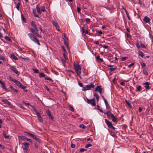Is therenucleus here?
<instances>
[{
	"label": "nucleus",
	"instance_id": "nucleus-44",
	"mask_svg": "<svg viewBox=\"0 0 153 153\" xmlns=\"http://www.w3.org/2000/svg\"><path fill=\"white\" fill-rule=\"evenodd\" d=\"M35 140L39 143H41V140L38 137H37L36 138V139Z\"/></svg>",
	"mask_w": 153,
	"mask_h": 153
},
{
	"label": "nucleus",
	"instance_id": "nucleus-9",
	"mask_svg": "<svg viewBox=\"0 0 153 153\" xmlns=\"http://www.w3.org/2000/svg\"><path fill=\"white\" fill-rule=\"evenodd\" d=\"M46 113L47 115L48 116L49 118L51 119L52 120H53L54 119L53 117L51 115V113L49 110H47Z\"/></svg>",
	"mask_w": 153,
	"mask_h": 153
},
{
	"label": "nucleus",
	"instance_id": "nucleus-23",
	"mask_svg": "<svg viewBox=\"0 0 153 153\" xmlns=\"http://www.w3.org/2000/svg\"><path fill=\"white\" fill-rule=\"evenodd\" d=\"M4 39L8 41L9 42H12V40L8 36H6L4 37Z\"/></svg>",
	"mask_w": 153,
	"mask_h": 153
},
{
	"label": "nucleus",
	"instance_id": "nucleus-7",
	"mask_svg": "<svg viewBox=\"0 0 153 153\" xmlns=\"http://www.w3.org/2000/svg\"><path fill=\"white\" fill-rule=\"evenodd\" d=\"M10 68L11 71L14 72L16 74L18 75H19L20 73L16 68H14L13 66L11 67Z\"/></svg>",
	"mask_w": 153,
	"mask_h": 153
},
{
	"label": "nucleus",
	"instance_id": "nucleus-16",
	"mask_svg": "<svg viewBox=\"0 0 153 153\" xmlns=\"http://www.w3.org/2000/svg\"><path fill=\"white\" fill-rule=\"evenodd\" d=\"M64 42V44L66 46H68V39L65 38V36H64V38H63Z\"/></svg>",
	"mask_w": 153,
	"mask_h": 153
},
{
	"label": "nucleus",
	"instance_id": "nucleus-22",
	"mask_svg": "<svg viewBox=\"0 0 153 153\" xmlns=\"http://www.w3.org/2000/svg\"><path fill=\"white\" fill-rule=\"evenodd\" d=\"M28 36H29L30 39L31 40L35 36L31 33H29L28 34Z\"/></svg>",
	"mask_w": 153,
	"mask_h": 153
},
{
	"label": "nucleus",
	"instance_id": "nucleus-52",
	"mask_svg": "<svg viewBox=\"0 0 153 153\" xmlns=\"http://www.w3.org/2000/svg\"><path fill=\"white\" fill-rule=\"evenodd\" d=\"M143 73L146 75H148V72L146 70H143Z\"/></svg>",
	"mask_w": 153,
	"mask_h": 153
},
{
	"label": "nucleus",
	"instance_id": "nucleus-60",
	"mask_svg": "<svg viewBox=\"0 0 153 153\" xmlns=\"http://www.w3.org/2000/svg\"><path fill=\"white\" fill-rule=\"evenodd\" d=\"M134 65V63H132L130 64H129L128 65V67H131L133 66Z\"/></svg>",
	"mask_w": 153,
	"mask_h": 153
},
{
	"label": "nucleus",
	"instance_id": "nucleus-45",
	"mask_svg": "<svg viewBox=\"0 0 153 153\" xmlns=\"http://www.w3.org/2000/svg\"><path fill=\"white\" fill-rule=\"evenodd\" d=\"M0 60H2L3 61H4L5 60V59L4 56H0Z\"/></svg>",
	"mask_w": 153,
	"mask_h": 153
},
{
	"label": "nucleus",
	"instance_id": "nucleus-34",
	"mask_svg": "<svg viewBox=\"0 0 153 153\" xmlns=\"http://www.w3.org/2000/svg\"><path fill=\"white\" fill-rule=\"evenodd\" d=\"M38 119L39 121L41 123L43 122V119L41 116L38 117Z\"/></svg>",
	"mask_w": 153,
	"mask_h": 153
},
{
	"label": "nucleus",
	"instance_id": "nucleus-12",
	"mask_svg": "<svg viewBox=\"0 0 153 153\" xmlns=\"http://www.w3.org/2000/svg\"><path fill=\"white\" fill-rule=\"evenodd\" d=\"M105 123L107 125L108 127L109 128L111 127L112 126V124L110 122H109L107 120L105 119Z\"/></svg>",
	"mask_w": 153,
	"mask_h": 153
},
{
	"label": "nucleus",
	"instance_id": "nucleus-35",
	"mask_svg": "<svg viewBox=\"0 0 153 153\" xmlns=\"http://www.w3.org/2000/svg\"><path fill=\"white\" fill-rule=\"evenodd\" d=\"M21 17L24 22H26V20L24 17L22 15H21Z\"/></svg>",
	"mask_w": 153,
	"mask_h": 153
},
{
	"label": "nucleus",
	"instance_id": "nucleus-39",
	"mask_svg": "<svg viewBox=\"0 0 153 153\" xmlns=\"http://www.w3.org/2000/svg\"><path fill=\"white\" fill-rule=\"evenodd\" d=\"M25 133L27 134V135L30 136L31 137H32L34 134H31L29 132H26Z\"/></svg>",
	"mask_w": 153,
	"mask_h": 153
},
{
	"label": "nucleus",
	"instance_id": "nucleus-14",
	"mask_svg": "<svg viewBox=\"0 0 153 153\" xmlns=\"http://www.w3.org/2000/svg\"><path fill=\"white\" fill-rule=\"evenodd\" d=\"M111 120L113 122H115L117 121V118L115 117L113 114H111Z\"/></svg>",
	"mask_w": 153,
	"mask_h": 153
},
{
	"label": "nucleus",
	"instance_id": "nucleus-1",
	"mask_svg": "<svg viewBox=\"0 0 153 153\" xmlns=\"http://www.w3.org/2000/svg\"><path fill=\"white\" fill-rule=\"evenodd\" d=\"M31 24L32 26H33L34 28H30V30L31 32L33 34H35V36H37L40 38H42V36L37 33V32L38 31V29L37 27L36 24L33 21L31 22Z\"/></svg>",
	"mask_w": 153,
	"mask_h": 153
},
{
	"label": "nucleus",
	"instance_id": "nucleus-32",
	"mask_svg": "<svg viewBox=\"0 0 153 153\" xmlns=\"http://www.w3.org/2000/svg\"><path fill=\"white\" fill-rule=\"evenodd\" d=\"M39 76L41 77H45V75L43 73H40L39 74Z\"/></svg>",
	"mask_w": 153,
	"mask_h": 153
},
{
	"label": "nucleus",
	"instance_id": "nucleus-25",
	"mask_svg": "<svg viewBox=\"0 0 153 153\" xmlns=\"http://www.w3.org/2000/svg\"><path fill=\"white\" fill-rule=\"evenodd\" d=\"M124 10L125 11V12L127 16L128 17V19L129 20H131V18L129 16V15L128 14V12H127V11L126 9H124Z\"/></svg>",
	"mask_w": 153,
	"mask_h": 153
},
{
	"label": "nucleus",
	"instance_id": "nucleus-2",
	"mask_svg": "<svg viewBox=\"0 0 153 153\" xmlns=\"http://www.w3.org/2000/svg\"><path fill=\"white\" fill-rule=\"evenodd\" d=\"M74 66L76 73L78 76L81 74V68L80 65L77 62H74Z\"/></svg>",
	"mask_w": 153,
	"mask_h": 153
},
{
	"label": "nucleus",
	"instance_id": "nucleus-54",
	"mask_svg": "<svg viewBox=\"0 0 153 153\" xmlns=\"http://www.w3.org/2000/svg\"><path fill=\"white\" fill-rule=\"evenodd\" d=\"M23 103L26 105H31L29 102L26 103L24 101H23Z\"/></svg>",
	"mask_w": 153,
	"mask_h": 153
},
{
	"label": "nucleus",
	"instance_id": "nucleus-19",
	"mask_svg": "<svg viewBox=\"0 0 153 153\" xmlns=\"http://www.w3.org/2000/svg\"><path fill=\"white\" fill-rule=\"evenodd\" d=\"M103 99L104 100V102L105 103V105L106 106V108L108 107L109 106L108 104V102L105 99V98L103 97Z\"/></svg>",
	"mask_w": 153,
	"mask_h": 153
},
{
	"label": "nucleus",
	"instance_id": "nucleus-30",
	"mask_svg": "<svg viewBox=\"0 0 153 153\" xmlns=\"http://www.w3.org/2000/svg\"><path fill=\"white\" fill-rule=\"evenodd\" d=\"M141 65L144 68L146 66V65L145 63L143 62H140Z\"/></svg>",
	"mask_w": 153,
	"mask_h": 153
},
{
	"label": "nucleus",
	"instance_id": "nucleus-26",
	"mask_svg": "<svg viewBox=\"0 0 153 153\" xmlns=\"http://www.w3.org/2000/svg\"><path fill=\"white\" fill-rule=\"evenodd\" d=\"M1 84L2 86V88L3 89H5L6 90H7V88H6L5 85H4V82H2L1 83Z\"/></svg>",
	"mask_w": 153,
	"mask_h": 153
},
{
	"label": "nucleus",
	"instance_id": "nucleus-43",
	"mask_svg": "<svg viewBox=\"0 0 153 153\" xmlns=\"http://www.w3.org/2000/svg\"><path fill=\"white\" fill-rule=\"evenodd\" d=\"M36 113V114L37 115L38 117L41 116L40 114L38 112L37 110L36 111H35Z\"/></svg>",
	"mask_w": 153,
	"mask_h": 153
},
{
	"label": "nucleus",
	"instance_id": "nucleus-8",
	"mask_svg": "<svg viewBox=\"0 0 153 153\" xmlns=\"http://www.w3.org/2000/svg\"><path fill=\"white\" fill-rule=\"evenodd\" d=\"M101 86H97L95 89V91H98L100 94L102 93V88Z\"/></svg>",
	"mask_w": 153,
	"mask_h": 153
},
{
	"label": "nucleus",
	"instance_id": "nucleus-57",
	"mask_svg": "<svg viewBox=\"0 0 153 153\" xmlns=\"http://www.w3.org/2000/svg\"><path fill=\"white\" fill-rule=\"evenodd\" d=\"M140 45L142 48H146V46L144 45L141 43L140 44Z\"/></svg>",
	"mask_w": 153,
	"mask_h": 153
},
{
	"label": "nucleus",
	"instance_id": "nucleus-42",
	"mask_svg": "<svg viewBox=\"0 0 153 153\" xmlns=\"http://www.w3.org/2000/svg\"><path fill=\"white\" fill-rule=\"evenodd\" d=\"M33 15L34 16L36 17H39V16H38V15L35 12V10L34 12V10H33Z\"/></svg>",
	"mask_w": 153,
	"mask_h": 153
},
{
	"label": "nucleus",
	"instance_id": "nucleus-40",
	"mask_svg": "<svg viewBox=\"0 0 153 153\" xmlns=\"http://www.w3.org/2000/svg\"><path fill=\"white\" fill-rule=\"evenodd\" d=\"M28 148L25 147V148L23 149L24 152L25 153L27 152V151Z\"/></svg>",
	"mask_w": 153,
	"mask_h": 153
},
{
	"label": "nucleus",
	"instance_id": "nucleus-63",
	"mask_svg": "<svg viewBox=\"0 0 153 153\" xmlns=\"http://www.w3.org/2000/svg\"><path fill=\"white\" fill-rule=\"evenodd\" d=\"M77 10L78 13H79L81 10L80 8L79 7H77Z\"/></svg>",
	"mask_w": 153,
	"mask_h": 153
},
{
	"label": "nucleus",
	"instance_id": "nucleus-27",
	"mask_svg": "<svg viewBox=\"0 0 153 153\" xmlns=\"http://www.w3.org/2000/svg\"><path fill=\"white\" fill-rule=\"evenodd\" d=\"M22 144H23L24 145L25 147L28 148V146L29 145V144L28 143H27V142L23 143H22Z\"/></svg>",
	"mask_w": 153,
	"mask_h": 153
},
{
	"label": "nucleus",
	"instance_id": "nucleus-53",
	"mask_svg": "<svg viewBox=\"0 0 153 153\" xmlns=\"http://www.w3.org/2000/svg\"><path fill=\"white\" fill-rule=\"evenodd\" d=\"M30 106L32 107L33 109L34 110V111H36L37 110L34 106L32 105H30Z\"/></svg>",
	"mask_w": 153,
	"mask_h": 153
},
{
	"label": "nucleus",
	"instance_id": "nucleus-13",
	"mask_svg": "<svg viewBox=\"0 0 153 153\" xmlns=\"http://www.w3.org/2000/svg\"><path fill=\"white\" fill-rule=\"evenodd\" d=\"M31 40L35 43H36L38 45H40V43H39V40L36 39V38L35 36L33 37Z\"/></svg>",
	"mask_w": 153,
	"mask_h": 153
},
{
	"label": "nucleus",
	"instance_id": "nucleus-15",
	"mask_svg": "<svg viewBox=\"0 0 153 153\" xmlns=\"http://www.w3.org/2000/svg\"><path fill=\"white\" fill-rule=\"evenodd\" d=\"M143 85H145V87L147 89H149V82H145Z\"/></svg>",
	"mask_w": 153,
	"mask_h": 153
},
{
	"label": "nucleus",
	"instance_id": "nucleus-11",
	"mask_svg": "<svg viewBox=\"0 0 153 153\" xmlns=\"http://www.w3.org/2000/svg\"><path fill=\"white\" fill-rule=\"evenodd\" d=\"M143 20L145 23H148L150 21V19L146 16L144 17Z\"/></svg>",
	"mask_w": 153,
	"mask_h": 153
},
{
	"label": "nucleus",
	"instance_id": "nucleus-49",
	"mask_svg": "<svg viewBox=\"0 0 153 153\" xmlns=\"http://www.w3.org/2000/svg\"><path fill=\"white\" fill-rule=\"evenodd\" d=\"M62 64L64 65V66H65V64H66V62H65V60L63 59H62Z\"/></svg>",
	"mask_w": 153,
	"mask_h": 153
},
{
	"label": "nucleus",
	"instance_id": "nucleus-59",
	"mask_svg": "<svg viewBox=\"0 0 153 153\" xmlns=\"http://www.w3.org/2000/svg\"><path fill=\"white\" fill-rule=\"evenodd\" d=\"M86 151V149H83V148H82V149H81L80 150V152H84V151Z\"/></svg>",
	"mask_w": 153,
	"mask_h": 153
},
{
	"label": "nucleus",
	"instance_id": "nucleus-6",
	"mask_svg": "<svg viewBox=\"0 0 153 153\" xmlns=\"http://www.w3.org/2000/svg\"><path fill=\"white\" fill-rule=\"evenodd\" d=\"M20 137L22 140H24V141H28L31 143H32V140L28 138L25 136H20Z\"/></svg>",
	"mask_w": 153,
	"mask_h": 153
},
{
	"label": "nucleus",
	"instance_id": "nucleus-29",
	"mask_svg": "<svg viewBox=\"0 0 153 153\" xmlns=\"http://www.w3.org/2000/svg\"><path fill=\"white\" fill-rule=\"evenodd\" d=\"M136 46L137 48L139 49H140V46L139 44V43L138 42H137L136 43Z\"/></svg>",
	"mask_w": 153,
	"mask_h": 153
},
{
	"label": "nucleus",
	"instance_id": "nucleus-38",
	"mask_svg": "<svg viewBox=\"0 0 153 153\" xmlns=\"http://www.w3.org/2000/svg\"><path fill=\"white\" fill-rule=\"evenodd\" d=\"M141 86L140 85L138 86L137 88V91H141Z\"/></svg>",
	"mask_w": 153,
	"mask_h": 153
},
{
	"label": "nucleus",
	"instance_id": "nucleus-28",
	"mask_svg": "<svg viewBox=\"0 0 153 153\" xmlns=\"http://www.w3.org/2000/svg\"><path fill=\"white\" fill-rule=\"evenodd\" d=\"M139 55L141 57L143 58L144 54L143 53L140 51H139Z\"/></svg>",
	"mask_w": 153,
	"mask_h": 153
},
{
	"label": "nucleus",
	"instance_id": "nucleus-24",
	"mask_svg": "<svg viewBox=\"0 0 153 153\" xmlns=\"http://www.w3.org/2000/svg\"><path fill=\"white\" fill-rule=\"evenodd\" d=\"M10 88H11V90H14L17 93L18 92V91L17 89H15L14 88H13L12 85H10Z\"/></svg>",
	"mask_w": 153,
	"mask_h": 153
},
{
	"label": "nucleus",
	"instance_id": "nucleus-47",
	"mask_svg": "<svg viewBox=\"0 0 153 153\" xmlns=\"http://www.w3.org/2000/svg\"><path fill=\"white\" fill-rule=\"evenodd\" d=\"M128 57H122L121 58V60L123 61H125L127 59Z\"/></svg>",
	"mask_w": 153,
	"mask_h": 153
},
{
	"label": "nucleus",
	"instance_id": "nucleus-62",
	"mask_svg": "<svg viewBox=\"0 0 153 153\" xmlns=\"http://www.w3.org/2000/svg\"><path fill=\"white\" fill-rule=\"evenodd\" d=\"M143 110L142 108L141 107H139V111L140 112H141Z\"/></svg>",
	"mask_w": 153,
	"mask_h": 153
},
{
	"label": "nucleus",
	"instance_id": "nucleus-33",
	"mask_svg": "<svg viewBox=\"0 0 153 153\" xmlns=\"http://www.w3.org/2000/svg\"><path fill=\"white\" fill-rule=\"evenodd\" d=\"M3 135L4 137L6 139L8 138L9 137L8 136H7L6 134L5 133V132L4 131H3Z\"/></svg>",
	"mask_w": 153,
	"mask_h": 153
},
{
	"label": "nucleus",
	"instance_id": "nucleus-18",
	"mask_svg": "<svg viewBox=\"0 0 153 153\" xmlns=\"http://www.w3.org/2000/svg\"><path fill=\"white\" fill-rule=\"evenodd\" d=\"M36 9L37 10V12L41 14V12L40 10V8L38 5H36Z\"/></svg>",
	"mask_w": 153,
	"mask_h": 153
},
{
	"label": "nucleus",
	"instance_id": "nucleus-4",
	"mask_svg": "<svg viewBox=\"0 0 153 153\" xmlns=\"http://www.w3.org/2000/svg\"><path fill=\"white\" fill-rule=\"evenodd\" d=\"M87 102L88 104H91L93 106H95L96 105L94 98H93L91 100L87 98Z\"/></svg>",
	"mask_w": 153,
	"mask_h": 153
},
{
	"label": "nucleus",
	"instance_id": "nucleus-64",
	"mask_svg": "<svg viewBox=\"0 0 153 153\" xmlns=\"http://www.w3.org/2000/svg\"><path fill=\"white\" fill-rule=\"evenodd\" d=\"M32 137H33V139H36V138L37 137L36 135L33 134Z\"/></svg>",
	"mask_w": 153,
	"mask_h": 153
},
{
	"label": "nucleus",
	"instance_id": "nucleus-31",
	"mask_svg": "<svg viewBox=\"0 0 153 153\" xmlns=\"http://www.w3.org/2000/svg\"><path fill=\"white\" fill-rule=\"evenodd\" d=\"M11 57L15 60L17 59L18 58L14 55H11Z\"/></svg>",
	"mask_w": 153,
	"mask_h": 153
},
{
	"label": "nucleus",
	"instance_id": "nucleus-3",
	"mask_svg": "<svg viewBox=\"0 0 153 153\" xmlns=\"http://www.w3.org/2000/svg\"><path fill=\"white\" fill-rule=\"evenodd\" d=\"M95 86L94 84L91 83L87 85L85 87H83L82 88V91H85L90 89L91 88H94Z\"/></svg>",
	"mask_w": 153,
	"mask_h": 153
},
{
	"label": "nucleus",
	"instance_id": "nucleus-5",
	"mask_svg": "<svg viewBox=\"0 0 153 153\" xmlns=\"http://www.w3.org/2000/svg\"><path fill=\"white\" fill-rule=\"evenodd\" d=\"M11 80L14 82L19 87L22 85V83L20 82L13 78H11Z\"/></svg>",
	"mask_w": 153,
	"mask_h": 153
},
{
	"label": "nucleus",
	"instance_id": "nucleus-17",
	"mask_svg": "<svg viewBox=\"0 0 153 153\" xmlns=\"http://www.w3.org/2000/svg\"><path fill=\"white\" fill-rule=\"evenodd\" d=\"M125 102L127 104V105L131 108H132V106H131V102H130L129 101L125 100Z\"/></svg>",
	"mask_w": 153,
	"mask_h": 153
},
{
	"label": "nucleus",
	"instance_id": "nucleus-46",
	"mask_svg": "<svg viewBox=\"0 0 153 153\" xmlns=\"http://www.w3.org/2000/svg\"><path fill=\"white\" fill-rule=\"evenodd\" d=\"M33 71L35 73H38L39 72V70L36 69H33Z\"/></svg>",
	"mask_w": 153,
	"mask_h": 153
},
{
	"label": "nucleus",
	"instance_id": "nucleus-20",
	"mask_svg": "<svg viewBox=\"0 0 153 153\" xmlns=\"http://www.w3.org/2000/svg\"><path fill=\"white\" fill-rule=\"evenodd\" d=\"M3 101L4 103L7 104L8 105H10V103L6 99H4L3 100Z\"/></svg>",
	"mask_w": 153,
	"mask_h": 153
},
{
	"label": "nucleus",
	"instance_id": "nucleus-55",
	"mask_svg": "<svg viewBox=\"0 0 153 153\" xmlns=\"http://www.w3.org/2000/svg\"><path fill=\"white\" fill-rule=\"evenodd\" d=\"M70 110L72 111V112H73L74 111V108H73V107H72L71 106H70Z\"/></svg>",
	"mask_w": 153,
	"mask_h": 153
},
{
	"label": "nucleus",
	"instance_id": "nucleus-61",
	"mask_svg": "<svg viewBox=\"0 0 153 153\" xmlns=\"http://www.w3.org/2000/svg\"><path fill=\"white\" fill-rule=\"evenodd\" d=\"M71 147L73 148H74L75 147V146L74 144L72 143L71 145Z\"/></svg>",
	"mask_w": 153,
	"mask_h": 153
},
{
	"label": "nucleus",
	"instance_id": "nucleus-21",
	"mask_svg": "<svg viewBox=\"0 0 153 153\" xmlns=\"http://www.w3.org/2000/svg\"><path fill=\"white\" fill-rule=\"evenodd\" d=\"M105 114H106L107 116L109 117H111V115L112 114H113L110 111H108L107 112H106Z\"/></svg>",
	"mask_w": 153,
	"mask_h": 153
},
{
	"label": "nucleus",
	"instance_id": "nucleus-37",
	"mask_svg": "<svg viewBox=\"0 0 153 153\" xmlns=\"http://www.w3.org/2000/svg\"><path fill=\"white\" fill-rule=\"evenodd\" d=\"M79 127L82 129H84L85 128V126L83 124H81L79 125Z\"/></svg>",
	"mask_w": 153,
	"mask_h": 153
},
{
	"label": "nucleus",
	"instance_id": "nucleus-36",
	"mask_svg": "<svg viewBox=\"0 0 153 153\" xmlns=\"http://www.w3.org/2000/svg\"><path fill=\"white\" fill-rule=\"evenodd\" d=\"M92 146V145L91 144H87L86 145H85V148H87L91 146Z\"/></svg>",
	"mask_w": 153,
	"mask_h": 153
},
{
	"label": "nucleus",
	"instance_id": "nucleus-10",
	"mask_svg": "<svg viewBox=\"0 0 153 153\" xmlns=\"http://www.w3.org/2000/svg\"><path fill=\"white\" fill-rule=\"evenodd\" d=\"M52 23L53 25L55 26L56 29L58 31L59 30V29L58 23L55 21H52Z\"/></svg>",
	"mask_w": 153,
	"mask_h": 153
},
{
	"label": "nucleus",
	"instance_id": "nucleus-41",
	"mask_svg": "<svg viewBox=\"0 0 153 153\" xmlns=\"http://www.w3.org/2000/svg\"><path fill=\"white\" fill-rule=\"evenodd\" d=\"M117 68L116 67H114L113 68H110V71L112 72L115 70V69Z\"/></svg>",
	"mask_w": 153,
	"mask_h": 153
},
{
	"label": "nucleus",
	"instance_id": "nucleus-50",
	"mask_svg": "<svg viewBox=\"0 0 153 153\" xmlns=\"http://www.w3.org/2000/svg\"><path fill=\"white\" fill-rule=\"evenodd\" d=\"M63 56L65 60H68V59L67 57L66 54L65 53L63 54Z\"/></svg>",
	"mask_w": 153,
	"mask_h": 153
},
{
	"label": "nucleus",
	"instance_id": "nucleus-56",
	"mask_svg": "<svg viewBox=\"0 0 153 153\" xmlns=\"http://www.w3.org/2000/svg\"><path fill=\"white\" fill-rule=\"evenodd\" d=\"M125 34H126V36L128 38H129V37H131V35L127 33H126Z\"/></svg>",
	"mask_w": 153,
	"mask_h": 153
},
{
	"label": "nucleus",
	"instance_id": "nucleus-48",
	"mask_svg": "<svg viewBox=\"0 0 153 153\" xmlns=\"http://www.w3.org/2000/svg\"><path fill=\"white\" fill-rule=\"evenodd\" d=\"M45 80H50L51 81H52V79H51L49 78V77H48L47 76H45Z\"/></svg>",
	"mask_w": 153,
	"mask_h": 153
},
{
	"label": "nucleus",
	"instance_id": "nucleus-51",
	"mask_svg": "<svg viewBox=\"0 0 153 153\" xmlns=\"http://www.w3.org/2000/svg\"><path fill=\"white\" fill-rule=\"evenodd\" d=\"M41 11H42L43 12H45V7L44 6L42 7L41 8Z\"/></svg>",
	"mask_w": 153,
	"mask_h": 153
},
{
	"label": "nucleus",
	"instance_id": "nucleus-58",
	"mask_svg": "<svg viewBox=\"0 0 153 153\" xmlns=\"http://www.w3.org/2000/svg\"><path fill=\"white\" fill-rule=\"evenodd\" d=\"M19 87L22 89H24L26 88V86H25L24 85H22V84L21 86H20Z\"/></svg>",
	"mask_w": 153,
	"mask_h": 153
}]
</instances>
